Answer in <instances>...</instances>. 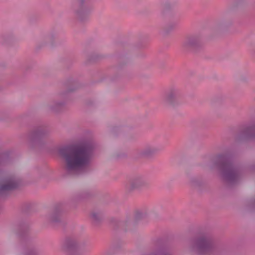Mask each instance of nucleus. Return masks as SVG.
<instances>
[{"instance_id":"obj_18","label":"nucleus","mask_w":255,"mask_h":255,"mask_svg":"<svg viewBox=\"0 0 255 255\" xmlns=\"http://www.w3.org/2000/svg\"><path fill=\"white\" fill-rule=\"evenodd\" d=\"M86 105L88 106V107H90V106H92L93 105H94V100H91V99H87L86 100Z\"/></svg>"},{"instance_id":"obj_17","label":"nucleus","mask_w":255,"mask_h":255,"mask_svg":"<svg viewBox=\"0 0 255 255\" xmlns=\"http://www.w3.org/2000/svg\"><path fill=\"white\" fill-rule=\"evenodd\" d=\"M194 44V39L193 38H190L186 40L185 41V45H192Z\"/></svg>"},{"instance_id":"obj_1","label":"nucleus","mask_w":255,"mask_h":255,"mask_svg":"<svg viewBox=\"0 0 255 255\" xmlns=\"http://www.w3.org/2000/svg\"><path fill=\"white\" fill-rule=\"evenodd\" d=\"M58 152L63 161V170L69 175H79L91 161V151L84 145H68L59 148Z\"/></svg>"},{"instance_id":"obj_7","label":"nucleus","mask_w":255,"mask_h":255,"mask_svg":"<svg viewBox=\"0 0 255 255\" xmlns=\"http://www.w3.org/2000/svg\"><path fill=\"white\" fill-rule=\"evenodd\" d=\"M147 184V181L142 176H137L129 179L125 184V188L128 192H131L144 187Z\"/></svg>"},{"instance_id":"obj_3","label":"nucleus","mask_w":255,"mask_h":255,"mask_svg":"<svg viewBox=\"0 0 255 255\" xmlns=\"http://www.w3.org/2000/svg\"><path fill=\"white\" fill-rule=\"evenodd\" d=\"M192 250L199 255H215L218 253V249L212 239L206 236L196 240Z\"/></svg>"},{"instance_id":"obj_11","label":"nucleus","mask_w":255,"mask_h":255,"mask_svg":"<svg viewBox=\"0 0 255 255\" xmlns=\"http://www.w3.org/2000/svg\"><path fill=\"white\" fill-rule=\"evenodd\" d=\"M243 134L246 139L255 140V122L247 127L243 131Z\"/></svg>"},{"instance_id":"obj_16","label":"nucleus","mask_w":255,"mask_h":255,"mask_svg":"<svg viewBox=\"0 0 255 255\" xmlns=\"http://www.w3.org/2000/svg\"><path fill=\"white\" fill-rule=\"evenodd\" d=\"M8 156V153L5 152L0 155V164L5 162L6 160V158Z\"/></svg>"},{"instance_id":"obj_21","label":"nucleus","mask_w":255,"mask_h":255,"mask_svg":"<svg viewBox=\"0 0 255 255\" xmlns=\"http://www.w3.org/2000/svg\"><path fill=\"white\" fill-rule=\"evenodd\" d=\"M1 89V87L0 86V90Z\"/></svg>"},{"instance_id":"obj_20","label":"nucleus","mask_w":255,"mask_h":255,"mask_svg":"<svg viewBox=\"0 0 255 255\" xmlns=\"http://www.w3.org/2000/svg\"><path fill=\"white\" fill-rule=\"evenodd\" d=\"M96 220H97V222H98V216H97Z\"/></svg>"},{"instance_id":"obj_15","label":"nucleus","mask_w":255,"mask_h":255,"mask_svg":"<svg viewBox=\"0 0 255 255\" xmlns=\"http://www.w3.org/2000/svg\"><path fill=\"white\" fill-rule=\"evenodd\" d=\"M24 255H38L37 250L33 246H28L23 251Z\"/></svg>"},{"instance_id":"obj_6","label":"nucleus","mask_w":255,"mask_h":255,"mask_svg":"<svg viewBox=\"0 0 255 255\" xmlns=\"http://www.w3.org/2000/svg\"><path fill=\"white\" fill-rule=\"evenodd\" d=\"M49 133L48 128L44 125L35 127L27 135L29 145L33 147L41 143L42 139Z\"/></svg>"},{"instance_id":"obj_19","label":"nucleus","mask_w":255,"mask_h":255,"mask_svg":"<svg viewBox=\"0 0 255 255\" xmlns=\"http://www.w3.org/2000/svg\"><path fill=\"white\" fill-rule=\"evenodd\" d=\"M91 216H92V217L94 219L96 218V213H92V214H91Z\"/></svg>"},{"instance_id":"obj_8","label":"nucleus","mask_w":255,"mask_h":255,"mask_svg":"<svg viewBox=\"0 0 255 255\" xmlns=\"http://www.w3.org/2000/svg\"><path fill=\"white\" fill-rule=\"evenodd\" d=\"M64 208L61 204L56 206L52 212L48 215L47 220L52 223L56 224L60 223L62 218Z\"/></svg>"},{"instance_id":"obj_9","label":"nucleus","mask_w":255,"mask_h":255,"mask_svg":"<svg viewBox=\"0 0 255 255\" xmlns=\"http://www.w3.org/2000/svg\"><path fill=\"white\" fill-rule=\"evenodd\" d=\"M180 97L179 91L176 89H171L164 97V102L169 105L175 103Z\"/></svg>"},{"instance_id":"obj_4","label":"nucleus","mask_w":255,"mask_h":255,"mask_svg":"<svg viewBox=\"0 0 255 255\" xmlns=\"http://www.w3.org/2000/svg\"><path fill=\"white\" fill-rule=\"evenodd\" d=\"M69 99V92L62 91L57 93L54 98L47 105V109L54 113H59L65 107Z\"/></svg>"},{"instance_id":"obj_5","label":"nucleus","mask_w":255,"mask_h":255,"mask_svg":"<svg viewBox=\"0 0 255 255\" xmlns=\"http://www.w3.org/2000/svg\"><path fill=\"white\" fill-rule=\"evenodd\" d=\"M21 184V180L15 174L6 175L0 181V197L8 192L17 189Z\"/></svg>"},{"instance_id":"obj_12","label":"nucleus","mask_w":255,"mask_h":255,"mask_svg":"<svg viewBox=\"0 0 255 255\" xmlns=\"http://www.w3.org/2000/svg\"><path fill=\"white\" fill-rule=\"evenodd\" d=\"M156 151V149L153 146L147 145L140 151V154L143 156L148 157L153 155Z\"/></svg>"},{"instance_id":"obj_10","label":"nucleus","mask_w":255,"mask_h":255,"mask_svg":"<svg viewBox=\"0 0 255 255\" xmlns=\"http://www.w3.org/2000/svg\"><path fill=\"white\" fill-rule=\"evenodd\" d=\"M77 246V241L73 237H68L66 238L62 245L63 248L67 251L74 250L76 249Z\"/></svg>"},{"instance_id":"obj_2","label":"nucleus","mask_w":255,"mask_h":255,"mask_svg":"<svg viewBox=\"0 0 255 255\" xmlns=\"http://www.w3.org/2000/svg\"><path fill=\"white\" fill-rule=\"evenodd\" d=\"M218 160V166L223 179L231 184L237 182L240 178L242 172L233 165L230 158L225 155H220Z\"/></svg>"},{"instance_id":"obj_14","label":"nucleus","mask_w":255,"mask_h":255,"mask_svg":"<svg viewBox=\"0 0 255 255\" xmlns=\"http://www.w3.org/2000/svg\"><path fill=\"white\" fill-rule=\"evenodd\" d=\"M94 195V191L86 190L79 194L76 198L78 200L86 199L91 198Z\"/></svg>"},{"instance_id":"obj_13","label":"nucleus","mask_w":255,"mask_h":255,"mask_svg":"<svg viewBox=\"0 0 255 255\" xmlns=\"http://www.w3.org/2000/svg\"><path fill=\"white\" fill-rule=\"evenodd\" d=\"M29 226L27 223H22L18 227V234L20 236L26 235L29 231Z\"/></svg>"}]
</instances>
